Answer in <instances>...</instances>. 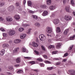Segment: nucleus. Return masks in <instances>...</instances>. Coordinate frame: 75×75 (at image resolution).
Listing matches in <instances>:
<instances>
[{
    "label": "nucleus",
    "mask_w": 75,
    "mask_h": 75,
    "mask_svg": "<svg viewBox=\"0 0 75 75\" xmlns=\"http://www.w3.org/2000/svg\"><path fill=\"white\" fill-rule=\"evenodd\" d=\"M60 64H61V62H57L55 63V64L57 65H60Z\"/></svg>",
    "instance_id": "47"
},
{
    "label": "nucleus",
    "mask_w": 75,
    "mask_h": 75,
    "mask_svg": "<svg viewBox=\"0 0 75 75\" xmlns=\"http://www.w3.org/2000/svg\"><path fill=\"white\" fill-rule=\"evenodd\" d=\"M23 26L24 27H28V26H30V25L28 24H23Z\"/></svg>",
    "instance_id": "35"
},
{
    "label": "nucleus",
    "mask_w": 75,
    "mask_h": 75,
    "mask_svg": "<svg viewBox=\"0 0 75 75\" xmlns=\"http://www.w3.org/2000/svg\"><path fill=\"white\" fill-rule=\"evenodd\" d=\"M40 7L42 8H45L47 7V6L45 5H41L40 6Z\"/></svg>",
    "instance_id": "31"
},
{
    "label": "nucleus",
    "mask_w": 75,
    "mask_h": 75,
    "mask_svg": "<svg viewBox=\"0 0 75 75\" xmlns=\"http://www.w3.org/2000/svg\"><path fill=\"white\" fill-rule=\"evenodd\" d=\"M8 69L10 70H12L13 69V67L12 66H10L9 67Z\"/></svg>",
    "instance_id": "43"
},
{
    "label": "nucleus",
    "mask_w": 75,
    "mask_h": 75,
    "mask_svg": "<svg viewBox=\"0 0 75 75\" xmlns=\"http://www.w3.org/2000/svg\"><path fill=\"white\" fill-rule=\"evenodd\" d=\"M71 75H75V71L74 70H71L69 71Z\"/></svg>",
    "instance_id": "8"
},
{
    "label": "nucleus",
    "mask_w": 75,
    "mask_h": 75,
    "mask_svg": "<svg viewBox=\"0 0 75 75\" xmlns=\"http://www.w3.org/2000/svg\"><path fill=\"white\" fill-rule=\"evenodd\" d=\"M8 74L9 75H11V74L10 72H8Z\"/></svg>",
    "instance_id": "63"
},
{
    "label": "nucleus",
    "mask_w": 75,
    "mask_h": 75,
    "mask_svg": "<svg viewBox=\"0 0 75 75\" xmlns=\"http://www.w3.org/2000/svg\"><path fill=\"white\" fill-rule=\"evenodd\" d=\"M68 55V53H66L64 54V56H63V57H67Z\"/></svg>",
    "instance_id": "42"
},
{
    "label": "nucleus",
    "mask_w": 75,
    "mask_h": 75,
    "mask_svg": "<svg viewBox=\"0 0 75 75\" xmlns=\"http://www.w3.org/2000/svg\"><path fill=\"white\" fill-rule=\"evenodd\" d=\"M28 11L30 13V14H33L34 13H35V11H33L32 10H30L29 9H28Z\"/></svg>",
    "instance_id": "19"
},
{
    "label": "nucleus",
    "mask_w": 75,
    "mask_h": 75,
    "mask_svg": "<svg viewBox=\"0 0 75 75\" xmlns=\"http://www.w3.org/2000/svg\"><path fill=\"white\" fill-rule=\"evenodd\" d=\"M52 28H51L47 27V30L48 33H51L52 32Z\"/></svg>",
    "instance_id": "6"
},
{
    "label": "nucleus",
    "mask_w": 75,
    "mask_h": 75,
    "mask_svg": "<svg viewBox=\"0 0 75 75\" xmlns=\"http://www.w3.org/2000/svg\"><path fill=\"white\" fill-rule=\"evenodd\" d=\"M43 57H44V58H45L46 59H47V56L46 55H44L43 56Z\"/></svg>",
    "instance_id": "54"
},
{
    "label": "nucleus",
    "mask_w": 75,
    "mask_h": 75,
    "mask_svg": "<svg viewBox=\"0 0 75 75\" xmlns=\"http://www.w3.org/2000/svg\"><path fill=\"white\" fill-rule=\"evenodd\" d=\"M73 13L74 15V16H75V12H73Z\"/></svg>",
    "instance_id": "64"
},
{
    "label": "nucleus",
    "mask_w": 75,
    "mask_h": 75,
    "mask_svg": "<svg viewBox=\"0 0 75 75\" xmlns=\"http://www.w3.org/2000/svg\"><path fill=\"white\" fill-rule=\"evenodd\" d=\"M53 68H54V67H48L47 68V70H48V71H51V70H52V69H53Z\"/></svg>",
    "instance_id": "34"
},
{
    "label": "nucleus",
    "mask_w": 75,
    "mask_h": 75,
    "mask_svg": "<svg viewBox=\"0 0 75 75\" xmlns=\"http://www.w3.org/2000/svg\"><path fill=\"white\" fill-rule=\"evenodd\" d=\"M14 66L16 67H19V66H20V65L19 64H17V65H15Z\"/></svg>",
    "instance_id": "60"
},
{
    "label": "nucleus",
    "mask_w": 75,
    "mask_h": 75,
    "mask_svg": "<svg viewBox=\"0 0 75 75\" xmlns=\"http://www.w3.org/2000/svg\"><path fill=\"white\" fill-rule=\"evenodd\" d=\"M1 30L3 31V32H4V31H6L5 30H4L3 28H1L0 29Z\"/></svg>",
    "instance_id": "50"
},
{
    "label": "nucleus",
    "mask_w": 75,
    "mask_h": 75,
    "mask_svg": "<svg viewBox=\"0 0 75 75\" xmlns=\"http://www.w3.org/2000/svg\"><path fill=\"white\" fill-rule=\"evenodd\" d=\"M55 8H56L55 6L53 5L49 7L50 9L51 10H54Z\"/></svg>",
    "instance_id": "13"
},
{
    "label": "nucleus",
    "mask_w": 75,
    "mask_h": 75,
    "mask_svg": "<svg viewBox=\"0 0 75 75\" xmlns=\"http://www.w3.org/2000/svg\"><path fill=\"white\" fill-rule=\"evenodd\" d=\"M29 63L31 65H34V64H35V62L34 61H31L29 62Z\"/></svg>",
    "instance_id": "26"
},
{
    "label": "nucleus",
    "mask_w": 75,
    "mask_h": 75,
    "mask_svg": "<svg viewBox=\"0 0 75 75\" xmlns=\"http://www.w3.org/2000/svg\"><path fill=\"white\" fill-rule=\"evenodd\" d=\"M39 38L41 41H44L45 37L44 35L42 34L39 35Z\"/></svg>",
    "instance_id": "3"
},
{
    "label": "nucleus",
    "mask_w": 75,
    "mask_h": 75,
    "mask_svg": "<svg viewBox=\"0 0 75 75\" xmlns=\"http://www.w3.org/2000/svg\"><path fill=\"white\" fill-rule=\"evenodd\" d=\"M18 47L15 49L13 51V52L14 53L15 52H18Z\"/></svg>",
    "instance_id": "25"
},
{
    "label": "nucleus",
    "mask_w": 75,
    "mask_h": 75,
    "mask_svg": "<svg viewBox=\"0 0 75 75\" xmlns=\"http://www.w3.org/2000/svg\"><path fill=\"white\" fill-rule=\"evenodd\" d=\"M66 12L68 13H71V11H70V6L69 5L67 6L65 8Z\"/></svg>",
    "instance_id": "5"
},
{
    "label": "nucleus",
    "mask_w": 75,
    "mask_h": 75,
    "mask_svg": "<svg viewBox=\"0 0 75 75\" xmlns=\"http://www.w3.org/2000/svg\"><path fill=\"white\" fill-rule=\"evenodd\" d=\"M41 47L42 50L44 51H46V50H45V47L43 46H41Z\"/></svg>",
    "instance_id": "41"
},
{
    "label": "nucleus",
    "mask_w": 75,
    "mask_h": 75,
    "mask_svg": "<svg viewBox=\"0 0 75 75\" xmlns=\"http://www.w3.org/2000/svg\"><path fill=\"white\" fill-rule=\"evenodd\" d=\"M24 30V29L23 28H20L19 29V31L20 32H21V31H23Z\"/></svg>",
    "instance_id": "33"
},
{
    "label": "nucleus",
    "mask_w": 75,
    "mask_h": 75,
    "mask_svg": "<svg viewBox=\"0 0 75 75\" xmlns=\"http://www.w3.org/2000/svg\"><path fill=\"white\" fill-rule=\"evenodd\" d=\"M31 29H29L26 32V33H27V34H30V33H31Z\"/></svg>",
    "instance_id": "38"
},
{
    "label": "nucleus",
    "mask_w": 75,
    "mask_h": 75,
    "mask_svg": "<svg viewBox=\"0 0 75 75\" xmlns=\"http://www.w3.org/2000/svg\"><path fill=\"white\" fill-rule=\"evenodd\" d=\"M25 37H26V34H24L23 35H22L21 36V38L22 39H23V38H24Z\"/></svg>",
    "instance_id": "29"
},
{
    "label": "nucleus",
    "mask_w": 75,
    "mask_h": 75,
    "mask_svg": "<svg viewBox=\"0 0 75 75\" xmlns=\"http://www.w3.org/2000/svg\"><path fill=\"white\" fill-rule=\"evenodd\" d=\"M14 9V6H9L8 8V10L9 11H13Z\"/></svg>",
    "instance_id": "4"
},
{
    "label": "nucleus",
    "mask_w": 75,
    "mask_h": 75,
    "mask_svg": "<svg viewBox=\"0 0 75 75\" xmlns=\"http://www.w3.org/2000/svg\"><path fill=\"white\" fill-rule=\"evenodd\" d=\"M61 32V30L60 29V28L59 27H57L56 28V33H58Z\"/></svg>",
    "instance_id": "21"
},
{
    "label": "nucleus",
    "mask_w": 75,
    "mask_h": 75,
    "mask_svg": "<svg viewBox=\"0 0 75 75\" xmlns=\"http://www.w3.org/2000/svg\"><path fill=\"white\" fill-rule=\"evenodd\" d=\"M45 62L46 63V64H51V62H50V61L48 60H46L45 61Z\"/></svg>",
    "instance_id": "44"
},
{
    "label": "nucleus",
    "mask_w": 75,
    "mask_h": 75,
    "mask_svg": "<svg viewBox=\"0 0 75 75\" xmlns=\"http://www.w3.org/2000/svg\"><path fill=\"white\" fill-rule=\"evenodd\" d=\"M70 4H72V5H74L75 4L74 2V0H71Z\"/></svg>",
    "instance_id": "39"
},
{
    "label": "nucleus",
    "mask_w": 75,
    "mask_h": 75,
    "mask_svg": "<svg viewBox=\"0 0 75 75\" xmlns=\"http://www.w3.org/2000/svg\"><path fill=\"white\" fill-rule=\"evenodd\" d=\"M67 0H63V4H65L66 3H67Z\"/></svg>",
    "instance_id": "53"
},
{
    "label": "nucleus",
    "mask_w": 75,
    "mask_h": 75,
    "mask_svg": "<svg viewBox=\"0 0 75 75\" xmlns=\"http://www.w3.org/2000/svg\"><path fill=\"white\" fill-rule=\"evenodd\" d=\"M32 17L33 18L34 20H37L38 19V16L36 15H32Z\"/></svg>",
    "instance_id": "15"
},
{
    "label": "nucleus",
    "mask_w": 75,
    "mask_h": 75,
    "mask_svg": "<svg viewBox=\"0 0 75 75\" xmlns=\"http://www.w3.org/2000/svg\"><path fill=\"white\" fill-rule=\"evenodd\" d=\"M24 58L26 59H30L31 58V57H25Z\"/></svg>",
    "instance_id": "57"
},
{
    "label": "nucleus",
    "mask_w": 75,
    "mask_h": 75,
    "mask_svg": "<svg viewBox=\"0 0 75 75\" xmlns=\"http://www.w3.org/2000/svg\"><path fill=\"white\" fill-rule=\"evenodd\" d=\"M16 6H20V4L18 2H16Z\"/></svg>",
    "instance_id": "51"
},
{
    "label": "nucleus",
    "mask_w": 75,
    "mask_h": 75,
    "mask_svg": "<svg viewBox=\"0 0 75 75\" xmlns=\"http://www.w3.org/2000/svg\"><path fill=\"white\" fill-rule=\"evenodd\" d=\"M32 45L33 46V47H37L38 46V45L37 44V43H35V42H33L32 43Z\"/></svg>",
    "instance_id": "14"
},
{
    "label": "nucleus",
    "mask_w": 75,
    "mask_h": 75,
    "mask_svg": "<svg viewBox=\"0 0 75 75\" xmlns=\"http://www.w3.org/2000/svg\"><path fill=\"white\" fill-rule=\"evenodd\" d=\"M4 20V18L1 17H0V21H3Z\"/></svg>",
    "instance_id": "49"
},
{
    "label": "nucleus",
    "mask_w": 75,
    "mask_h": 75,
    "mask_svg": "<svg viewBox=\"0 0 75 75\" xmlns=\"http://www.w3.org/2000/svg\"><path fill=\"white\" fill-rule=\"evenodd\" d=\"M35 25V26H36V27H40V24L38 23H36Z\"/></svg>",
    "instance_id": "27"
},
{
    "label": "nucleus",
    "mask_w": 75,
    "mask_h": 75,
    "mask_svg": "<svg viewBox=\"0 0 75 75\" xmlns=\"http://www.w3.org/2000/svg\"><path fill=\"white\" fill-rule=\"evenodd\" d=\"M67 61V59H63L62 62H66Z\"/></svg>",
    "instance_id": "56"
},
{
    "label": "nucleus",
    "mask_w": 75,
    "mask_h": 75,
    "mask_svg": "<svg viewBox=\"0 0 75 75\" xmlns=\"http://www.w3.org/2000/svg\"><path fill=\"white\" fill-rule=\"evenodd\" d=\"M3 37H7V33H4L3 34Z\"/></svg>",
    "instance_id": "45"
},
{
    "label": "nucleus",
    "mask_w": 75,
    "mask_h": 75,
    "mask_svg": "<svg viewBox=\"0 0 75 75\" xmlns=\"http://www.w3.org/2000/svg\"><path fill=\"white\" fill-rule=\"evenodd\" d=\"M69 32V29H67L64 32V35H67V33L68 32Z\"/></svg>",
    "instance_id": "22"
},
{
    "label": "nucleus",
    "mask_w": 75,
    "mask_h": 75,
    "mask_svg": "<svg viewBox=\"0 0 75 75\" xmlns=\"http://www.w3.org/2000/svg\"><path fill=\"white\" fill-rule=\"evenodd\" d=\"M53 23L54 24H58L59 23V20L58 19H55L53 21Z\"/></svg>",
    "instance_id": "7"
},
{
    "label": "nucleus",
    "mask_w": 75,
    "mask_h": 75,
    "mask_svg": "<svg viewBox=\"0 0 75 75\" xmlns=\"http://www.w3.org/2000/svg\"><path fill=\"white\" fill-rule=\"evenodd\" d=\"M5 52V50L3 49L0 52V54L1 55H3L4 54V52Z\"/></svg>",
    "instance_id": "12"
},
{
    "label": "nucleus",
    "mask_w": 75,
    "mask_h": 75,
    "mask_svg": "<svg viewBox=\"0 0 75 75\" xmlns=\"http://www.w3.org/2000/svg\"><path fill=\"white\" fill-rule=\"evenodd\" d=\"M8 34L10 36L14 35L16 34V31L13 30H11L9 31Z\"/></svg>",
    "instance_id": "1"
},
{
    "label": "nucleus",
    "mask_w": 75,
    "mask_h": 75,
    "mask_svg": "<svg viewBox=\"0 0 75 75\" xmlns=\"http://www.w3.org/2000/svg\"><path fill=\"white\" fill-rule=\"evenodd\" d=\"M35 53H36V54L37 55H38V54H39V52L36 50L35 51Z\"/></svg>",
    "instance_id": "55"
},
{
    "label": "nucleus",
    "mask_w": 75,
    "mask_h": 75,
    "mask_svg": "<svg viewBox=\"0 0 75 75\" xmlns=\"http://www.w3.org/2000/svg\"><path fill=\"white\" fill-rule=\"evenodd\" d=\"M56 37V38H59V35H57Z\"/></svg>",
    "instance_id": "61"
},
{
    "label": "nucleus",
    "mask_w": 75,
    "mask_h": 75,
    "mask_svg": "<svg viewBox=\"0 0 75 75\" xmlns=\"http://www.w3.org/2000/svg\"><path fill=\"white\" fill-rule=\"evenodd\" d=\"M21 51L23 52H25V51L26 52H27V53L28 52V51L26 50V49L24 47H22Z\"/></svg>",
    "instance_id": "9"
},
{
    "label": "nucleus",
    "mask_w": 75,
    "mask_h": 75,
    "mask_svg": "<svg viewBox=\"0 0 75 75\" xmlns=\"http://www.w3.org/2000/svg\"><path fill=\"white\" fill-rule=\"evenodd\" d=\"M72 64V63L71 62V61H69L68 62V64H69V65H71V64Z\"/></svg>",
    "instance_id": "58"
},
{
    "label": "nucleus",
    "mask_w": 75,
    "mask_h": 75,
    "mask_svg": "<svg viewBox=\"0 0 75 75\" xmlns=\"http://www.w3.org/2000/svg\"><path fill=\"white\" fill-rule=\"evenodd\" d=\"M64 18L67 21H69L72 19V17L69 16L68 15H66L64 17Z\"/></svg>",
    "instance_id": "2"
},
{
    "label": "nucleus",
    "mask_w": 75,
    "mask_h": 75,
    "mask_svg": "<svg viewBox=\"0 0 75 75\" xmlns=\"http://www.w3.org/2000/svg\"><path fill=\"white\" fill-rule=\"evenodd\" d=\"M47 14H48V11H45L42 13V16H47Z\"/></svg>",
    "instance_id": "10"
},
{
    "label": "nucleus",
    "mask_w": 75,
    "mask_h": 75,
    "mask_svg": "<svg viewBox=\"0 0 75 75\" xmlns=\"http://www.w3.org/2000/svg\"><path fill=\"white\" fill-rule=\"evenodd\" d=\"M16 63H20L21 62V59L19 57H17L16 59Z\"/></svg>",
    "instance_id": "11"
},
{
    "label": "nucleus",
    "mask_w": 75,
    "mask_h": 75,
    "mask_svg": "<svg viewBox=\"0 0 75 75\" xmlns=\"http://www.w3.org/2000/svg\"><path fill=\"white\" fill-rule=\"evenodd\" d=\"M37 60L40 62H42V59L41 58H38L37 59Z\"/></svg>",
    "instance_id": "36"
},
{
    "label": "nucleus",
    "mask_w": 75,
    "mask_h": 75,
    "mask_svg": "<svg viewBox=\"0 0 75 75\" xmlns=\"http://www.w3.org/2000/svg\"><path fill=\"white\" fill-rule=\"evenodd\" d=\"M23 72V70H18L17 72V74H21Z\"/></svg>",
    "instance_id": "40"
},
{
    "label": "nucleus",
    "mask_w": 75,
    "mask_h": 75,
    "mask_svg": "<svg viewBox=\"0 0 75 75\" xmlns=\"http://www.w3.org/2000/svg\"><path fill=\"white\" fill-rule=\"evenodd\" d=\"M61 44H62L61 43H58L57 44V45H56V47L57 48H60V47L61 46Z\"/></svg>",
    "instance_id": "17"
},
{
    "label": "nucleus",
    "mask_w": 75,
    "mask_h": 75,
    "mask_svg": "<svg viewBox=\"0 0 75 75\" xmlns=\"http://www.w3.org/2000/svg\"><path fill=\"white\" fill-rule=\"evenodd\" d=\"M21 42V40H19V39H16L14 40V43H16V44H17L18 43H19V42Z\"/></svg>",
    "instance_id": "18"
},
{
    "label": "nucleus",
    "mask_w": 75,
    "mask_h": 75,
    "mask_svg": "<svg viewBox=\"0 0 75 75\" xmlns=\"http://www.w3.org/2000/svg\"><path fill=\"white\" fill-rule=\"evenodd\" d=\"M25 3H26V1L24 0L23 1V4H25Z\"/></svg>",
    "instance_id": "59"
},
{
    "label": "nucleus",
    "mask_w": 75,
    "mask_h": 75,
    "mask_svg": "<svg viewBox=\"0 0 75 75\" xmlns=\"http://www.w3.org/2000/svg\"><path fill=\"white\" fill-rule=\"evenodd\" d=\"M12 19L10 17H7L6 18V20L8 21H12Z\"/></svg>",
    "instance_id": "24"
},
{
    "label": "nucleus",
    "mask_w": 75,
    "mask_h": 75,
    "mask_svg": "<svg viewBox=\"0 0 75 75\" xmlns=\"http://www.w3.org/2000/svg\"><path fill=\"white\" fill-rule=\"evenodd\" d=\"M40 65L41 67H44L45 66L44 64L42 63V64L40 63Z\"/></svg>",
    "instance_id": "52"
},
{
    "label": "nucleus",
    "mask_w": 75,
    "mask_h": 75,
    "mask_svg": "<svg viewBox=\"0 0 75 75\" xmlns=\"http://www.w3.org/2000/svg\"><path fill=\"white\" fill-rule=\"evenodd\" d=\"M33 71L35 72H38V71L37 70H34Z\"/></svg>",
    "instance_id": "62"
},
{
    "label": "nucleus",
    "mask_w": 75,
    "mask_h": 75,
    "mask_svg": "<svg viewBox=\"0 0 75 75\" xmlns=\"http://www.w3.org/2000/svg\"><path fill=\"white\" fill-rule=\"evenodd\" d=\"M74 47V45H72L69 48V50H71L72 49V48Z\"/></svg>",
    "instance_id": "48"
},
{
    "label": "nucleus",
    "mask_w": 75,
    "mask_h": 75,
    "mask_svg": "<svg viewBox=\"0 0 75 75\" xmlns=\"http://www.w3.org/2000/svg\"><path fill=\"white\" fill-rule=\"evenodd\" d=\"M57 51H55L54 52H52V54L53 55L54 54H57Z\"/></svg>",
    "instance_id": "46"
},
{
    "label": "nucleus",
    "mask_w": 75,
    "mask_h": 75,
    "mask_svg": "<svg viewBox=\"0 0 75 75\" xmlns=\"http://www.w3.org/2000/svg\"><path fill=\"white\" fill-rule=\"evenodd\" d=\"M48 48L49 49H51V48H54V46L53 45H50L48 47Z\"/></svg>",
    "instance_id": "32"
},
{
    "label": "nucleus",
    "mask_w": 75,
    "mask_h": 75,
    "mask_svg": "<svg viewBox=\"0 0 75 75\" xmlns=\"http://www.w3.org/2000/svg\"><path fill=\"white\" fill-rule=\"evenodd\" d=\"M4 2H0V7H2V6H4Z\"/></svg>",
    "instance_id": "37"
},
{
    "label": "nucleus",
    "mask_w": 75,
    "mask_h": 75,
    "mask_svg": "<svg viewBox=\"0 0 75 75\" xmlns=\"http://www.w3.org/2000/svg\"><path fill=\"white\" fill-rule=\"evenodd\" d=\"M14 18L17 20H19L20 19V16H19V15H15L14 16Z\"/></svg>",
    "instance_id": "20"
},
{
    "label": "nucleus",
    "mask_w": 75,
    "mask_h": 75,
    "mask_svg": "<svg viewBox=\"0 0 75 75\" xmlns=\"http://www.w3.org/2000/svg\"><path fill=\"white\" fill-rule=\"evenodd\" d=\"M75 35H74L73 36L70 37L69 39L70 40H74V38H75Z\"/></svg>",
    "instance_id": "28"
},
{
    "label": "nucleus",
    "mask_w": 75,
    "mask_h": 75,
    "mask_svg": "<svg viewBox=\"0 0 75 75\" xmlns=\"http://www.w3.org/2000/svg\"><path fill=\"white\" fill-rule=\"evenodd\" d=\"M46 4L47 5H50L51 4V0H47Z\"/></svg>",
    "instance_id": "16"
},
{
    "label": "nucleus",
    "mask_w": 75,
    "mask_h": 75,
    "mask_svg": "<svg viewBox=\"0 0 75 75\" xmlns=\"http://www.w3.org/2000/svg\"><path fill=\"white\" fill-rule=\"evenodd\" d=\"M32 4V2L30 1H28V6H31Z\"/></svg>",
    "instance_id": "23"
},
{
    "label": "nucleus",
    "mask_w": 75,
    "mask_h": 75,
    "mask_svg": "<svg viewBox=\"0 0 75 75\" xmlns=\"http://www.w3.org/2000/svg\"><path fill=\"white\" fill-rule=\"evenodd\" d=\"M2 46L4 48H6V47H8V45L7 44H4Z\"/></svg>",
    "instance_id": "30"
}]
</instances>
